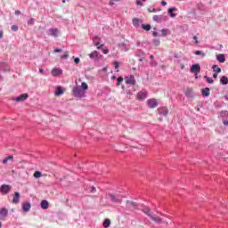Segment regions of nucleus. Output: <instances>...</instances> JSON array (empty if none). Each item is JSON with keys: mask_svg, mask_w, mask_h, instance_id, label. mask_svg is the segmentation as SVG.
<instances>
[{"mask_svg": "<svg viewBox=\"0 0 228 228\" xmlns=\"http://www.w3.org/2000/svg\"><path fill=\"white\" fill-rule=\"evenodd\" d=\"M86 90H88V84L83 82L81 87L76 86L73 88V95L74 97H86Z\"/></svg>", "mask_w": 228, "mask_h": 228, "instance_id": "obj_1", "label": "nucleus"}, {"mask_svg": "<svg viewBox=\"0 0 228 228\" xmlns=\"http://www.w3.org/2000/svg\"><path fill=\"white\" fill-rule=\"evenodd\" d=\"M142 213L147 215V216L151 217V219L153 221V222H162V219L161 217L159 216H157L156 215H154V213H152V211L151 210V208H147V207H144L142 208Z\"/></svg>", "mask_w": 228, "mask_h": 228, "instance_id": "obj_2", "label": "nucleus"}, {"mask_svg": "<svg viewBox=\"0 0 228 228\" xmlns=\"http://www.w3.org/2000/svg\"><path fill=\"white\" fill-rule=\"evenodd\" d=\"M126 209L131 211V209H138V204L136 202L127 200L126 202Z\"/></svg>", "mask_w": 228, "mask_h": 228, "instance_id": "obj_3", "label": "nucleus"}, {"mask_svg": "<svg viewBox=\"0 0 228 228\" xmlns=\"http://www.w3.org/2000/svg\"><path fill=\"white\" fill-rule=\"evenodd\" d=\"M147 106L151 110H154V108H158V100L154 98L147 100Z\"/></svg>", "mask_w": 228, "mask_h": 228, "instance_id": "obj_4", "label": "nucleus"}, {"mask_svg": "<svg viewBox=\"0 0 228 228\" xmlns=\"http://www.w3.org/2000/svg\"><path fill=\"white\" fill-rule=\"evenodd\" d=\"M29 97L27 93L20 94V96L14 98L15 102H24Z\"/></svg>", "mask_w": 228, "mask_h": 228, "instance_id": "obj_5", "label": "nucleus"}, {"mask_svg": "<svg viewBox=\"0 0 228 228\" xmlns=\"http://www.w3.org/2000/svg\"><path fill=\"white\" fill-rule=\"evenodd\" d=\"M111 202L115 204H122V199L115 194H109Z\"/></svg>", "mask_w": 228, "mask_h": 228, "instance_id": "obj_6", "label": "nucleus"}, {"mask_svg": "<svg viewBox=\"0 0 228 228\" xmlns=\"http://www.w3.org/2000/svg\"><path fill=\"white\" fill-rule=\"evenodd\" d=\"M125 82L126 85H132V86L136 85V79H134V76L133 75L126 77L125 78Z\"/></svg>", "mask_w": 228, "mask_h": 228, "instance_id": "obj_7", "label": "nucleus"}, {"mask_svg": "<svg viewBox=\"0 0 228 228\" xmlns=\"http://www.w3.org/2000/svg\"><path fill=\"white\" fill-rule=\"evenodd\" d=\"M12 190V186L8 184H3L0 186V191L3 193V195H6L10 191Z\"/></svg>", "mask_w": 228, "mask_h": 228, "instance_id": "obj_8", "label": "nucleus"}, {"mask_svg": "<svg viewBox=\"0 0 228 228\" xmlns=\"http://www.w3.org/2000/svg\"><path fill=\"white\" fill-rule=\"evenodd\" d=\"M191 72H192L193 74H195V76H199V73L200 72V65L199 64H193L191 67Z\"/></svg>", "mask_w": 228, "mask_h": 228, "instance_id": "obj_9", "label": "nucleus"}, {"mask_svg": "<svg viewBox=\"0 0 228 228\" xmlns=\"http://www.w3.org/2000/svg\"><path fill=\"white\" fill-rule=\"evenodd\" d=\"M136 99H138V101H145V99H147V92H139L136 95Z\"/></svg>", "mask_w": 228, "mask_h": 228, "instance_id": "obj_10", "label": "nucleus"}, {"mask_svg": "<svg viewBox=\"0 0 228 228\" xmlns=\"http://www.w3.org/2000/svg\"><path fill=\"white\" fill-rule=\"evenodd\" d=\"M6 216H8V209H0V220H6Z\"/></svg>", "mask_w": 228, "mask_h": 228, "instance_id": "obj_11", "label": "nucleus"}, {"mask_svg": "<svg viewBox=\"0 0 228 228\" xmlns=\"http://www.w3.org/2000/svg\"><path fill=\"white\" fill-rule=\"evenodd\" d=\"M61 74H63V70H61L60 68H53L52 69V76H61Z\"/></svg>", "mask_w": 228, "mask_h": 228, "instance_id": "obj_12", "label": "nucleus"}, {"mask_svg": "<svg viewBox=\"0 0 228 228\" xmlns=\"http://www.w3.org/2000/svg\"><path fill=\"white\" fill-rule=\"evenodd\" d=\"M47 33L50 37H58L59 30H58V28H50V29H48Z\"/></svg>", "mask_w": 228, "mask_h": 228, "instance_id": "obj_13", "label": "nucleus"}, {"mask_svg": "<svg viewBox=\"0 0 228 228\" xmlns=\"http://www.w3.org/2000/svg\"><path fill=\"white\" fill-rule=\"evenodd\" d=\"M20 200V193L14 192V196L12 198V204H19V201Z\"/></svg>", "mask_w": 228, "mask_h": 228, "instance_id": "obj_14", "label": "nucleus"}, {"mask_svg": "<svg viewBox=\"0 0 228 228\" xmlns=\"http://www.w3.org/2000/svg\"><path fill=\"white\" fill-rule=\"evenodd\" d=\"M97 40H101L99 37H94V40L96 49H102V47H104V45H101V43H99V41Z\"/></svg>", "mask_w": 228, "mask_h": 228, "instance_id": "obj_15", "label": "nucleus"}, {"mask_svg": "<svg viewBox=\"0 0 228 228\" xmlns=\"http://www.w3.org/2000/svg\"><path fill=\"white\" fill-rule=\"evenodd\" d=\"M99 56H101V54L97 51H94L89 54V58H91V60H95V58H99Z\"/></svg>", "mask_w": 228, "mask_h": 228, "instance_id": "obj_16", "label": "nucleus"}, {"mask_svg": "<svg viewBox=\"0 0 228 228\" xmlns=\"http://www.w3.org/2000/svg\"><path fill=\"white\" fill-rule=\"evenodd\" d=\"M22 209L25 213H28L31 209V204L30 203H23Z\"/></svg>", "mask_w": 228, "mask_h": 228, "instance_id": "obj_17", "label": "nucleus"}, {"mask_svg": "<svg viewBox=\"0 0 228 228\" xmlns=\"http://www.w3.org/2000/svg\"><path fill=\"white\" fill-rule=\"evenodd\" d=\"M170 17L174 18V17H176L177 14L174 13V12H177V8L174 7V8H169L167 10Z\"/></svg>", "mask_w": 228, "mask_h": 228, "instance_id": "obj_18", "label": "nucleus"}, {"mask_svg": "<svg viewBox=\"0 0 228 228\" xmlns=\"http://www.w3.org/2000/svg\"><path fill=\"white\" fill-rule=\"evenodd\" d=\"M216 60L219 61L220 63H225V55L224 54H218L216 56Z\"/></svg>", "mask_w": 228, "mask_h": 228, "instance_id": "obj_19", "label": "nucleus"}, {"mask_svg": "<svg viewBox=\"0 0 228 228\" xmlns=\"http://www.w3.org/2000/svg\"><path fill=\"white\" fill-rule=\"evenodd\" d=\"M203 97H209V87H206L201 90Z\"/></svg>", "mask_w": 228, "mask_h": 228, "instance_id": "obj_20", "label": "nucleus"}, {"mask_svg": "<svg viewBox=\"0 0 228 228\" xmlns=\"http://www.w3.org/2000/svg\"><path fill=\"white\" fill-rule=\"evenodd\" d=\"M42 209H47L49 208V202L47 200L41 201Z\"/></svg>", "mask_w": 228, "mask_h": 228, "instance_id": "obj_21", "label": "nucleus"}, {"mask_svg": "<svg viewBox=\"0 0 228 228\" xmlns=\"http://www.w3.org/2000/svg\"><path fill=\"white\" fill-rule=\"evenodd\" d=\"M8 161H13V156L10 155L8 157H6L5 159H3V163L4 165H6L8 163Z\"/></svg>", "mask_w": 228, "mask_h": 228, "instance_id": "obj_22", "label": "nucleus"}, {"mask_svg": "<svg viewBox=\"0 0 228 228\" xmlns=\"http://www.w3.org/2000/svg\"><path fill=\"white\" fill-rule=\"evenodd\" d=\"M132 22L135 28H138V26H140V19H138V18H134Z\"/></svg>", "mask_w": 228, "mask_h": 228, "instance_id": "obj_23", "label": "nucleus"}, {"mask_svg": "<svg viewBox=\"0 0 228 228\" xmlns=\"http://www.w3.org/2000/svg\"><path fill=\"white\" fill-rule=\"evenodd\" d=\"M220 83L221 85H228V77L225 76L222 77L220 79Z\"/></svg>", "mask_w": 228, "mask_h": 228, "instance_id": "obj_24", "label": "nucleus"}, {"mask_svg": "<svg viewBox=\"0 0 228 228\" xmlns=\"http://www.w3.org/2000/svg\"><path fill=\"white\" fill-rule=\"evenodd\" d=\"M62 94H63V89L61 86L57 87L55 91V95L60 96V95H62Z\"/></svg>", "mask_w": 228, "mask_h": 228, "instance_id": "obj_25", "label": "nucleus"}, {"mask_svg": "<svg viewBox=\"0 0 228 228\" xmlns=\"http://www.w3.org/2000/svg\"><path fill=\"white\" fill-rule=\"evenodd\" d=\"M110 225H111V221L110 219H105L103 221V227L108 228V227H110Z\"/></svg>", "mask_w": 228, "mask_h": 228, "instance_id": "obj_26", "label": "nucleus"}, {"mask_svg": "<svg viewBox=\"0 0 228 228\" xmlns=\"http://www.w3.org/2000/svg\"><path fill=\"white\" fill-rule=\"evenodd\" d=\"M153 20H155V22H161L163 20V18H161L159 15H154L153 16Z\"/></svg>", "mask_w": 228, "mask_h": 228, "instance_id": "obj_27", "label": "nucleus"}, {"mask_svg": "<svg viewBox=\"0 0 228 228\" xmlns=\"http://www.w3.org/2000/svg\"><path fill=\"white\" fill-rule=\"evenodd\" d=\"M204 78L207 79V82H208L209 85H213V83H215V80H213L212 77H208V76H205Z\"/></svg>", "mask_w": 228, "mask_h": 228, "instance_id": "obj_28", "label": "nucleus"}, {"mask_svg": "<svg viewBox=\"0 0 228 228\" xmlns=\"http://www.w3.org/2000/svg\"><path fill=\"white\" fill-rule=\"evenodd\" d=\"M213 70H215V72H216L217 74H220V72H222V69L218 68V66L214 65L212 67Z\"/></svg>", "mask_w": 228, "mask_h": 228, "instance_id": "obj_29", "label": "nucleus"}, {"mask_svg": "<svg viewBox=\"0 0 228 228\" xmlns=\"http://www.w3.org/2000/svg\"><path fill=\"white\" fill-rule=\"evenodd\" d=\"M34 177H35L36 179H38V178L42 177V172H40V171H36V172L34 173Z\"/></svg>", "mask_w": 228, "mask_h": 228, "instance_id": "obj_30", "label": "nucleus"}, {"mask_svg": "<svg viewBox=\"0 0 228 228\" xmlns=\"http://www.w3.org/2000/svg\"><path fill=\"white\" fill-rule=\"evenodd\" d=\"M142 29H144L145 31H151V25H145V24H142Z\"/></svg>", "mask_w": 228, "mask_h": 228, "instance_id": "obj_31", "label": "nucleus"}, {"mask_svg": "<svg viewBox=\"0 0 228 228\" xmlns=\"http://www.w3.org/2000/svg\"><path fill=\"white\" fill-rule=\"evenodd\" d=\"M122 81H124V77H118V82H117V86H120V83H122Z\"/></svg>", "mask_w": 228, "mask_h": 228, "instance_id": "obj_32", "label": "nucleus"}, {"mask_svg": "<svg viewBox=\"0 0 228 228\" xmlns=\"http://www.w3.org/2000/svg\"><path fill=\"white\" fill-rule=\"evenodd\" d=\"M11 29H12V31H19V27H18L17 25H12V26L11 27Z\"/></svg>", "mask_w": 228, "mask_h": 228, "instance_id": "obj_33", "label": "nucleus"}, {"mask_svg": "<svg viewBox=\"0 0 228 228\" xmlns=\"http://www.w3.org/2000/svg\"><path fill=\"white\" fill-rule=\"evenodd\" d=\"M28 24L29 26H33V24H35V19L31 18L28 21Z\"/></svg>", "mask_w": 228, "mask_h": 228, "instance_id": "obj_34", "label": "nucleus"}, {"mask_svg": "<svg viewBox=\"0 0 228 228\" xmlns=\"http://www.w3.org/2000/svg\"><path fill=\"white\" fill-rule=\"evenodd\" d=\"M62 60H67L69 58V52H65L64 55L61 57Z\"/></svg>", "mask_w": 228, "mask_h": 228, "instance_id": "obj_35", "label": "nucleus"}, {"mask_svg": "<svg viewBox=\"0 0 228 228\" xmlns=\"http://www.w3.org/2000/svg\"><path fill=\"white\" fill-rule=\"evenodd\" d=\"M142 1H145V0H136L137 6H143V4H142Z\"/></svg>", "mask_w": 228, "mask_h": 228, "instance_id": "obj_36", "label": "nucleus"}, {"mask_svg": "<svg viewBox=\"0 0 228 228\" xmlns=\"http://www.w3.org/2000/svg\"><path fill=\"white\" fill-rule=\"evenodd\" d=\"M109 53H110V49L103 50V54H109Z\"/></svg>", "mask_w": 228, "mask_h": 228, "instance_id": "obj_37", "label": "nucleus"}, {"mask_svg": "<svg viewBox=\"0 0 228 228\" xmlns=\"http://www.w3.org/2000/svg\"><path fill=\"white\" fill-rule=\"evenodd\" d=\"M114 67H115V69H118V67H120V65L118 64V62L115 61Z\"/></svg>", "mask_w": 228, "mask_h": 228, "instance_id": "obj_38", "label": "nucleus"}, {"mask_svg": "<svg viewBox=\"0 0 228 228\" xmlns=\"http://www.w3.org/2000/svg\"><path fill=\"white\" fill-rule=\"evenodd\" d=\"M193 40H195L196 44H199V40H198L197 36H193Z\"/></svg>", "mask_w": 228, "mask_h": 228, "instance_id": "obj_39", "label": "nucleus"}, {"mask_svg": "<svg viewBox=\"0 0 228 228\" xmlns=\"http://www.w3.org/2000/svg\"><path fill=\"white\" fill-rule=\"evenodd\" d=\"M194 54H196L197 56H199L200 54H202V52H200V51H196V52L194 53Z\"/></svg>", "mask_w": 228, "mask_h": 228, "instance_id": "obj_40", "label": "nucleus"}, {"mask_svg": "<svg viewBox=\"0 0 228 228\" xmlns=\"http://www.w3.org/2000/svg\"><path fill=\"white\" fill-rule=\"evenodd\" d=\"M53 53H61V49L57 48V49H55V50L53 51Z\"/></svg>", "mask_w": 228, "mask_h": 228, "instance_id": "obj_41", "label": "nucleus"}, {"mask_svg": "<svg viewBox=\"0 0 228 228\" xmlns=\"http://www.w3.org/2000/svg\"><path fill=\"white\" fill-rule=\"evenodd\" d=\"M74 61L75 63H79L81 61L79 60V58H75Z\"/></svg>", "mask_w": 228, "mask_h": 228, "instance_id": "obj_42", "label": "nucleus"}, {"mask_svg": "<svg viewBox=\"0 0 228 228\" xmlns=\"http://www.w3.org/2000/svg\"><path fill=\"white\" fill-rule=\"evenodd\" d=\"M213 77H214V79H216V77H218V73H214Z\"/></svg>", "mask_w": 228, "mask_h": 228, "instance_id": "obj_43", "label": "nucleus"}, {"mask_svg": "<svg viewBox=\"0 0 228 228\" xmlns=\"http://www.w3.org/2000/svg\"><path fill=\"white\" fill-rule=\"evenodd\" d=\"M161 4L162 6H167V2H165V0H162Z\"/></svg>", "mask_w": 228, "mask_h": 228, "instance_id": "obj_44", "label": "nucleus"}, {"mask_svg": "<svg viewBox=\"0 0 228 228\" xmlns=\"http://www.w3.org/2000/svg\"><path fill=\"white\" fill-rule=\"evenodd\" d=\"M15 15H20V11H19V10H17V11H15Z\"/></svg>", "mask_w": 228, "mask_h": 228, "instance_id": "obj_45", "label": "nucleus"}, {"mask_svg": "<svg viewBox=\"0 0 228 228\" xmlns=\"http://www.w3.org/2000/svg\"><path fill=\"white\" fill-rule=\"evenodd\" d=\"M4 35V32L3 30H1L0 31V38H2Z\"/></svg>", "mask_w": 228, "mask_h": 228, "instance_id": "obj_46", "label": "nucleus"}, {"mask_svg": "<svg viewBox=\"0 0 228 228\" xmlns=\"http://www.w3.org/2000/svg\"><path fill=\"white\" fill-rule=\"evenodd\" d=\"M39 72H40V74H44V69H39Z\"/></svg>", "mask_w": 228, "mask_h": 228, "instance_id": "obj_47", "label": "nucleus"}, {"mask_svg": "<svg viewBox=\"0 0 228 228\" xmlns=\"http://www.w3.org/2000/svg\"><path fill=\"white\" fill-rule=\"evenodd\" d=\"M224 126H228V121H224Z\"/></svg>", "mask_w": 228, "mask_h": 228, "instance_id": "obj_48", "label": "nucleus"}, {"mask_svg": "<svg viewBox=\"0 0 228 228\" xmlns=\"http://www.w3.org/2000/svg\"><path fill=\"white\" fill-rule=\"evenodd\" d=\"M150 58H151V60H154V56L153 55H151Z\"/></svg>", "mask_w": 228, "mask_h": 228, "instance_id": "obj_49", "label": "nucleus"}, {"mask_svg": "<svg viewBox=\"0 0 228 228\" xmlns=\"http://www.w3.org/2000/svg\"><path fill=\"white\" fill-rule=\"evenodd\" d=\"M181 69H184V64H181Z\"/></svg>", "mask_w": 228, "mask_h": 228, "instance_id": "obj_50", "label": "nucleus"}, {"mask_svg": "<svg viewBox=\"0 0 228 228\" xmlns=\"http://www.w3.org/2000/svg\"><path fill=\"white\" fill-rule=\"evenodd\" d=\"M102 70L106 72V70H108V68H103Z\"/></svg>", "mask_w": 228, "mask_h": 228, "instance_id": "obj_51", "label": "nucleus"}, {"mask_svg": "<svg viewBox=\"0 0 228 228\" xmlns=\"http://www.w3.org/2000/svg\"><path fill=\"white\" fill-rule=\"evenodd\" d=\"M111 79H117V77L112 76V77H111Z\"/></svg>", "mask_w": 228, "mask_h": 228, "instance_id": "obj_52", "label": "nucleus"}, {"mask_svg": "<svg viewBox=\"0 0 228 228\" xmlns=\"http://www.w3.org/2000/svg\"><path fill=\"white\" fill-rule=\"evenodd\" d=\"M153 35H154V37H157L158 33H156V32H153Z\"/></svg>", "mask_w": 228, "mask_h": 228, "instance_id": "obj_53", "label": "nucleus"}, {"mask_svg": "<svg viewBox=\"0 0 228 228\" xmlns=\"http://www.w3.org/2000/svg\"><path fill=\"white\" fill-rule=\"evenodd\" d=\"M162 32H163V33H167V30H165V29H162Z\"/></svg>", "mask_w": 228, "mask_h": 228, "instance_id": "obj_54", "label": "nucleus"}, {"mask_svg": "<svg viewBox=\"0 0 228 228\" xmlns=\"http://www.w3.org/2000/svg\"><path fill=\"white\" fill-rule=\"evenodd\" d=\"M156 45H159V41L157 42Z\"/></svg>", "mask_w": 228, "mask_h": 228, "instance_id": "obj_55", "label": "nucleus"}, {"mask_svg": "<svg viewBox=\"0 0 228 228\" xmlns=\"http://www.w3.org/2000/svg\"><path fill=\"white\" fill-rule=\"evenodd\" d=\"M199 77V75H195V78L197 79Z\"/></svg>", "mask_w": 228, "mask_h": 228, "instance_id": "obj_56", "label": "nucleus"}, {"mask_svg": "<svg viewBox=\"0 0 228 228\" xmlns=\"http://www.w3.org/2000/svg\"><path fill=\"white\" fill-rule=\"evenodd\" d=\"M1 227H3V224H2L1 222H0V228H1Z\"/></svg>", "mask_w": 228, "mask_h": 228, "instance_id": "obj_57", "label": "nucleus"}, {"mask_svg": "<svg viewBox=\"0 0 228 228\" xmlns=\"http://www.w3.org/2000/svg\"><path fill=\"white\" fill-rule=\"evenodd\" d=\"M62 3H63V4H65V3H66V1H65V0H62Z\"/></svg>", "mask_w": 228, "mask_h": 228, "instance_id": "obj_58", "label": "nucleus"}, {"mask_svg": "<svg viewBox=\"0 0 228 228\" xmlns=\"http://www.w3.org/2000/svg\"><path fill=\"white\" fill-rule=\"evenodd\" d=\"M112 1H116V2H118V1H120V0H112Z\"/></svg>", "mask_w": 228, "mask_h": 228, "instance_id": "obj_59", "label": "nucleus"}, {"mask_svg": "<svg viewBox=\"0 0 228 228\" xmlns=\"http://www.w3.org/2000/svg\"><path fill=\"white\" fill-rule=\"evenodd\" d=\"M152 12H156V9H153Z\"/></svg>", "mask_w": 228, "mask_h": 228, "instance_id": "obj_60", "label": "nucleus"}]
</instances>
